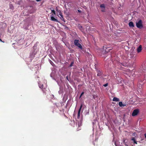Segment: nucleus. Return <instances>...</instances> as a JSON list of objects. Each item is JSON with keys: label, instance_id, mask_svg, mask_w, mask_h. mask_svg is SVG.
I'll return each mask as SVG.
<instances>
[{"label": "nucleus", "instance_id": "22", "mask_svg": "<svg viewBox=\"0 0 146 146\" xmlns=\"http://www.w3.org/2000/svg\"><path fill=\"white\" fill-rule=\"evenodd\" d=\"M55 9L57 11H58L59 13L60 12V11H59V10L57 7H56Z\"/></svg>", "mask_w": 146, "mask_h": 146}, {"label": "nucleus", "instance_id": "32", "mask_svg": "<svg viewBox=\"0 0 146 146\" xmlns=\"http://www.w3.org/2000/svg\"><path fill=\"white\" fill-rule=\"evenodd\" d=\"M52 62H51V65H52Z\"/></svg>", "mask_w": 146, "mask_h": 146}, {"label": "nucleus", "instance_id": "17", "mask_svg": "<svg viewBox=\"0 0 146 146\" xmlns=\"http://www.w3.org/2000/svg\"><path fill=\"white\" fill-rule=\"evenodd\" d=\"M121 64L123 66H127V64L126 63H122Z\"/></svg>", "mask_w": 146, "mask_h": 146}, {"label": "nucleus", "instance_id": "26", "mask_svg": "<svg viewBox=\"0 0 146 146\" xmlns=\"http://www.w3.org/2000/svg\"><path fill=\"white\" fill-rule=\"evenodd\" d=\"M78 11L79 12H80V13L81 12V11L80 10H78Z\"/></svg>", "mask_w": 146, "mask_h": 146}, {"label": "nucleus", "instance_id": "1", "mask_svg": "<svg viewBox=\"0 0 146 146\" xmlns=\"http://www.w3.org/2000/svg\"><path fill=\"white\" fill-rule=\"evenodd\" d=\"M136 26L137 28L139 29H141L143 27V22L141 20H139L136 23Z\"/></svg>", "mask_w": 146, "mask_h": 146}, {"label": "nucleus", "instance_id": "31", "mask_svg": "<svg viewBox=\"0 0 146 146\" xmlns=\"http://www.w3.org/2000/svg\"><path fill=\"white\" fill-rule=\"evenodd\" d=\"M52 62H51V65H52Z\"/></svg>", "mask_w": 146, "mask_h": 146}, {"label": "nucleus", "instance_id": "27", "mask_svg": "<svg viewBox=\"0 0 146 146\" xmlns=\"http://www.w3.org/2000/svg\"><path fill=\"white\" fill-rule=\"evenodd\" d=\"M66 78L67 79V80H68V76H66Z\"/></svg>", "mask_w": 146, "mask_h": 146}, {"label": "nucleus", "instance_id": "34", "mask_svg": "<svg viewBox=\"0 0 146 146\" xmlns=\"http://www.w3.org/2000/svg\"><path fill=\"white\" fill-rule=\"evenodd\" d=\"M30 7H32V6H30Z\"/></svg>", "mask_w": 146, "mask_h": 146}, {"label": "nucleus", "instance_id": "24", "mask_svg": "<svg viewBox=\"0 0 146 146\" xmlns=\"http://www.w3.org/2000/svg\"><path fill=\"white\" fill-rule=\"evenodd\" d=\"M36 0L37 2L39 1H41V0Z\"/></svg>", "mask_w": 146, "mask_h": 146}, {"label": "nucleus", "instance_id": "9", "mask_svg": "<svg viewBox=\"0 0 146 146\" xmlns=\"http://www.w3.org/2000/svg\"><path fill=\"white\" fill-rule=\"evenodd\" d=\"M146 101V99L145 98L144 99H140L139 100V103L140 104H142V103H145L144 102Z\"/></svg>", "mask_w": 146, "mask_h": 146}, {"label": "nucleus", "instance_id": "3", "mask_svg": "<svg viewBox=\"0 0 146 146\" xmlns=\"http://www.w3.org/2000/svg\"><path fill=\"white\" fill-rule=\"evenodd\" d=\"M139 112V110L138 109H136L134 110L132 114V116H135L137 115Z\"/></svg>", "mask_w": 146, "mask_h": 146}, {"label": "nucleus", "instance_id": "7", "mask_svg": "<svg viewBox=\"0 0 146 146\" xmlns=\"http://www.w3.org/2000/svg\"><path fill=\"white\" fill-rule=\"evenodd\" d=\"M60 12L59 13V15L61 17H60V19H61V20H62V21H63L64 22H65V20H64V17H63V15H62V13H61V12H60Z\"/></svg>", "mask_w": 146, "mask_h": 146}, {"label": "nucleus", "instance_id": "12", "mask_svg": "<svg viewBox=\"0 0 146 146\" xmlns=\"http://www.w3.org/2000/svg\"><path fill=\"white\" fill-rule=\"evenodd\" d=\"M51 19L52 21H53L55 22H58L57 19H56L53 17H51Z\"/></svg>", "mask_w": 146, "mask_h": 146}, {"label": "nucleus", "instance_id": "16", "mask_svg": "<svg viewBox=\"0 0 146 146\" xmlns=\"http://www.w3.org/2000/svg\"><path fill=\"white\" fill-rule=\"evenodd\" d=\"M108 48L107 46L106 45H105L103 46V49L106 50H106Z\"/></svg>", "mask_w": 146, "mask_h": 146}, {"label": "nucleus", "instance_id": "18", "mask_svg": "<svg viewBox=\"0 0 146 146\" xmlns=\"http://www.w3.org/2000/svg\"><path fill=\"white\" fill-rule=\"evenodd\" d=\"M51 11L54 14V15L56 14L55 11L54 9L51 10Z\"/></svg>", "mask_w": 146, "mask_h": 146}, {"label": "nucleus", "instance_id": "30", "mask_svg": "<svg viewBox=\"0 0 146 146\" xmlns=\"http://www.w3.org/2000/svg\"><path fill=\"white\" fill-rule=\"evenodd\" d=\"M52 62H51V65H52Z\"/></svg>", "mask_w": 146, "mask_h": 146}, {"label": "nucleus", "instance_id": "21", "mask_svg": "<svg viewBox=\"0 0 146 146\" xmlns=\"http://www.w3.org/2000/svg\"><path fill=\"white\" fill-rule=\"evenodd\" d=\"M84 94V92H82L80 96V98L82 96V95H83Z\"/></svg>", "mask_w": 146, "mask_h": 146}, {"label": "nucleus", "instance_id": "13", "mask_svg": "<svg viewBox=\"0 0 146 146\" xmlns=\"http://www.w3.org/2000/svg\"><path fill=\"white\" fill-rule=\"evenodd\" d=\"M119 106L121 107H122V106L124 107V106H126L125 104H123L122 102H119Z\"/></svg>", "mask_w": 146, "mask_h": 146}, {"label": "nucleus", "instance_id": "25", "mask_svg": "<svg viewBox=\"0 0 146 146\" xmlns=\"http://www.w3.org/2000/svg\"><path fill=\"white\" fill-rule=\"evenodd\" d=\"M111 49H112V48H110L108 50L109 51L110 50H111Z\"/></svg>", "mask_w": 146, "mask_h": 146}, {"label": "nucleus", "instance_id": "28", "mask_svg": "<svg viewBox=\"0 0 146 146\" xmlns=\"http://www.w3.org/2000/svg\"><path fill=\"white\" fill-rule=\"evenodd\" d=\"M145 137L146 138V133L145 134Z\"/></svg>", "mask_w": 146, "mask_h": 146}, {"label": "nucleus", "instance_id": "11", "mask_svg": "<svg viewBox=\"0 0 146 146\" xmlns=\"http://www.w3.org/2000/svg\"><path fill=\"white\" fill-rule=\"evenodd\" d=\"M131 140L133 141L134 144H137V141L136 140L135 138L134 137H133L131 138Z\"/></svg>", "mask_w": 146, "mask_h": 146}, {"label": "nucleus", "instance_id": "23", "mask_svg": "<svg viewBox=\"0 0 146 146\" xmlns=\"http://www.w3.org/2000/svg\"><path fill=\"white\" fill-rule=\"evenodd\" d=\"M0 41H1V42H4L3 41H2V40H1V38H0Z\"/></svg>", "mask_w": 146, "mask_h": 146}, {"label": "nucleus", "instance_id": "20", "mask_svg": "<svg viewBox=\"0 0 146 146\" xmlns=\"http://www.w3.org/2000/svg\"><path fill=\"white\" fill-rule=\"evenodd\" d=\"M108 85V83H106L105 84H104V86L105 87H106Z\"/></svg>", "mask_w": 146, "mask_h": 146}, {"label": "nucleus", "instance_id": "8", "mask_svg": "<svg viewBox=\"0 0 146 146\" xmlns=\"http://www.w3.org/2000/svg\"><path fill=\"white\" fill-rule=\"evenodd\" d=\"M97 72L98 73L97 75L98 76H100L102 75V73L99 70H97Z\"/></svg>", "mask_w": 146, "mask_h": 146}, {"label": "nucleus", "instance_id": "14", "mask_svg": "<svg viewBox=\"0 0 146 146\" xmlns=\"http://www.w3.org/2000/svg\"><path fill=\"white\" fill-rule=\"evenodd\" d=\"M113 100L114 102H118L119 101V100L117 98L114 97L113 99Z\"/></svg>", "mask_w": 146, "mask_h": 146}, {"label": "nucleus", "instance_id": "4", "mask_svg": "<svg viewBox=\"0 0 146 146\" xmlns=\"http://www.w3.org/2000/svg\"><path fill=\"white\" fill-rule=\"evenodd\" d=\"M82 105L81 104L80 106V108L78 110V115H77V118L78 119H79L80 118V111H81V110L82 108Z\"/></svg>", "mask_w": 146, "mask_h": 146}, {"label": "nucleus", "instance_id": "29", "mask_svg": "<svg viewBox=\"0 0 146 146\" xmlns=\"http://www.w3.org/2000/svg\"><path fill=\"white\" fill-rule=\"evenodd\" d=\"M52 62H51V65H52Z\"/></svg>", "mask_w": 146, "mask_h": 146}, {"label": "nucleus", "instance_id": "19", "mask_svg": "<svg viewBox=\"0 0 146 146\" xmlns=\"http://www.w3.org/2000/svg\"><path fill=\"white\" fill-rule=\"evenodd\" d=\"M74 63L73 62H72L70 64L69 66L70 67H72L73 66V64H74Z\"/></svg>", "mask_w": 146, "mask_h": 146}, {"label": "nucleus", "instance_id": "33", "mask_svg": "<svg viewBox=\"0 0 146 146\" xmlns=\"http://www.w3.org/2000/svg\"><path fill=\"white\" fill-rule=\"evenodd\" d=\"M52 63H53V62H52V61H50Z\"/></svg>", "mask_w": 146, "mask_h": 146}, {"label": "nucleus", "instance_id": "5", "mask_svg": "<svg viewBox=\"0 0 146 146\" xmlns=\"http://www.w3.org/2000/svg\"><path fill=\"white\" fill-rule=\"evenodd\" d=\"M100 7L101 8V11L102 12H104L105 11V6L104 4H102L101 5Z\"/></svg>", "mask_w": 146, "mask_h": 146}, {"label": "nucleus", "instance_id": "15", "mask_svg": "<svg viewBox=\"0 0 146 146\" xmlns=\"http://www.w3.org/2000/svg\"><path fill=\"white\" fill-rule=\"evenodd\" d=\"M39 86L40 88L42 90L44 91V88H43V85L42 84L41 85H40V84H39Z\"/></svg>", "mask_w": 146, "mask_h": 146}, {"label": "nucleus", "instance_id": "6", "mask_svg": "<svg viewBox=\"0 0 146 146\" xmlns=\"http://www.w3.org/2000/svg\"><path fill=\"white\" fill-rule=\"evenodd\" d=\"M142 50V46L140 45L137 48V52L138 53L141 52Z\"/></svg>", "mask_w": 146, "mask_h": 146}, {"label": "nucleus", "instance_id": "10", "mask_svg": "<svg viewBox=\"0 0 146 146\" xmlns=\"http://www.w3.org/2000/svg\"><path fill=\"white\" fill-rule=\"evenodd\" d=\"M129 25L130 27H134V25L132 22H130L129 23Z\"/></svg>", "mask_w": 146, "mask_h": 146}, {"label": "nucleus", "instance_id": "2", "mask_svg": "<svg viewBox=\"0 0 146 146\" xmlns=\"http://www.w3.org/2000/svg\"><path fill=\"white\" fill-rule=\"evenodd\" d=\"M74 44L75 46L79 48L80 49H82V45L79 43V40H78L75 39L74 40Z\"/></svg>", "mask_w": 146, "mask_h": 146}]
</instances>
